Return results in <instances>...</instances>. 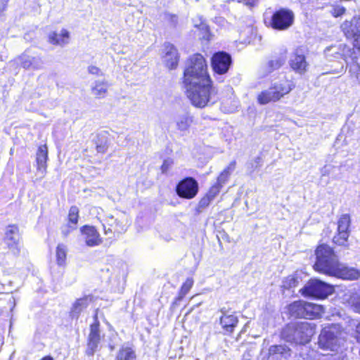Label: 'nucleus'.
<instances>
[{"label":"nucleus","mask_w":360,"mask_h":360,"mask_svg":"<svg viewBox=\"0 0 360 360\" xmlns=\"http://www.w3.org/2000/svg\"><path fill=\"white\" fill-rule=\"evenodd\" d=\"M356 329H357V331H358L359 333H360V322H359V324L357 325V326H356Z\"/></svg>","instance_id":"48"},{"label":"nucleus","mask_w":360,"mask_h":360,"mask_svg":"<svg viewBox=\"0 0 360 360\" xmlns=\"http://www.w3.org/2000/svg\"><path fill=\"white\" fill-rule=\"evenodd\" d=\"M105 224H103L105 233L108 232H116L122 233L127 231L128 226V221L127 217L122 215L120 218L115 219L113 216H108L105 218Z\"/></svg>","instance_id":"15"},{"label":"nucleus","mask_w":360,"mask_h":360,"mask_svg":"<svg viewBox=\"0 0 360 360\" xmlns=\"http://www.w3.org/2000/svg\"><path fill=\"white\" fill-rule=\"evenodd\" d=\"M316 262L314 269L320 273L347 280L357 279L359 270L349 268L339 262L332 248L327 245H321L316 250Z\"/></svg>","instance_id":"1"},{"label":"nucleus","mask_w":360,"mask_h":360,"mask_svg":"<svg viewBox=\"0 0 360 360\" xmlns=\"http://www.w3.org/2000/svg\"><path fill=\"white\" fill-rule=\"evenodd\" d=\"M340 49L342 51V56L347 58H351L352 59L356 58V53L354 50H352L349 46L346 44H340Z\"/></svg>","instance_id":"35"},{"label":"nucleus","mask_w":360,"mask_h":360,"mask_svg":"<svg viewBox=\"0 0 360 360\" xmlns=\"http://www.w3.org/2000/svg\"><path fill=\"white\" fill-rule=\"evenodd\" d=\"M300 282V278L297 274L290 275L285 278L281 287L285 290H290L296 287Z\"/></svg>","instance_id":"29"},{"label":"nucleus","mask_w":360,"mask_h":360,"mask_svg":"<svg viewBox=\"0 0 360 360\" xmlns=\"http://www.w3.org/2000/svg\"><path fill=\"white\" fill-rule=\"evenodd\" d=\"M67 255V247L64 244H58L56 248V260L58 265L65 264Z\"/></svg>","instance_id":"33"},{"label":"nucleus","mask_w":360,"mask_h":360,"mask_svg":"<svg viewBox=\"0 0 360 360\" xmlns=\"http://www.w3.org/2000/svg\"><path fill=\"white\" fill-rule=\"evenodd\" d=\"M236 166V162L235 160L231 162L229 165L221 172L220 175L218 176V181L219 182H226L230 176V174L234 171Z\"/></svg>","instance_id":"32"},{"label":"nucleus","mask_w":360,"mask_h":360,"mask_svg":"<svg viewBox=\"0 0 360 360\" xmlns=\"http://www.w3.org/2000/svg\"><path fill=\"white\" fill-rule=\"evenodd\" d=\"M198 191V184L192 177H187L180 181L176 186L177 194L184 198H194Z\"/></svg>","instance_id":"13"},{"label":"nucleus","mask_w":360,"mask_h":360,"mask_svg":"<svg viewBox=\"0 0 360 360\" xmlns=\"http://www.w3.org/2000/svg\"><path fill=\"white\" fill-rule=\"evenodd\" d=\"M173 164V161L170 159L165 160L162 165V172H166Z\"/></svg>","instance_id":"42"},{"label":"nucleus","mask_w":360,"mask_h":360,"mask_svg":"<svg viewBox=\"0 0 360 360\" xmlns=\"http://www.w3.org/2000/svg\"><path fill=\"white\" fill-rule=\"evenodd\" d=\"M315 333V325L308 322H297L287 325L281 336L286 342L305 344Z\"/></svg>","instance_id":"3"},{"label":"nucleus","mask_w":360,"mask_h":360,"mask_svg":"<svg viewBox=\"0 0 360 360\" xmlns=\"http://www.w3.org/2000/svg\"><path fill=\"white\" fill-rule=\"evenodd\" d=\"M69 39L70 33L65 29H63L60 34L53 32L49 34V42L53 45L65 46L69 43Z\"/></svg>","instance_id":"24"},{"label":"nucleus","mask_w":360,"mask_h":360,"mask_svg":"<svg viewBox=\"0 0 360 360\" xmlns=\"http://www.w3.org/2000/svg\"><path fill=\"white\" fill-rule=\"evenodd\" d=\"M300 292L304 296L323 299L333 293V288L332 285L320 280L311 279L305 284Z\"/></svg>","instance_id":"7"},{"label":"nucleus","mask_w":360,"mask_h":360,"mask_svg":"<svg viewBox=\"0 0 360 360\" xmlns=\"http://www.w3.org/2000/svg\"><path fill=\"white\" fill-rule=\"evenodd\" d=\"M222 314L219 323L225 334H231L238 323V317L234 314H227L225 309L220 310Z\"/></svg>","instance_id":"20"},{"label":"nucleus","mask_w":360,"mask_h":360,"mask_svg":"<svg viewBox=\"0 0 360 360\" xmlns=\"http://www.w3.org/2000/svg\"><path fill=\"white\" fill-rule=\"evenodd\" d=\"M101 340V334L99 330V322L95 317V321L90 326V333L88 337V344L86 349V354L92 356L98 346Z\"/></svg>","instance_id":"18"},{"label":"nucleus","mask_w":360,"mask_h":360,"mask_svg":"<svg viewBox=\"0 0 360 360\" xmlns=\"http://www.w3.org/2000/svg\"><path fill=\"white\" fill-rule=\"evenodd\" d=\"M115 360H136L135 351L129 347H122L116 356Z\"/></svg>","instance_id":"27"},{"label":"nucleus","mask_w":360,"mask_h":360,"mask_svg":"<svg viewBox=\"0 0 360 360\" xmlns=\"http://www.w3.org/2000/svg\"><path fill=\"white\" fill-rule=\"evenodd\" d=\"M8 300H9V302H11V303H13V304H14V302H15V299H14V297H10Z\"/></svg>","instance_id":"47"},{"label":"nucleus","mask_w":360,"mask_h":360,"mask_svg":"<svg viewBox=\"0 0 360 360\" xmlns=\"http://www.w3.org/2000/svg\"><path fill=\"white\" fill-rule=\"evenodd\" d=\"M321 172L322 176H327V175H328L330 174V168L328 166H324L321 169Z\"/></svg>","instance_id":"44"},{"label":"nucleus","mask_w":360,"mask_h":360,"mask_svg":"<svg viewBox=\"0 0 360 360\" xmlns=\"http://www.w3.org/2000/svg\"><path fill=\"white\" fill-rule=\"evenodd\" d=\"M193 122V117L188 113L179 115L176 119V129L180 131H186Z\"/></svg>","instance_id":"25"},{"label":"nucleus","mask_w":360,"mask_h":360,"mask_svg":"<svg viewBox=\"0 0 360 360\" xmlns=\"http://www.w3.org/2000/svg\"><path fill=\"white\" fill-rule=\"evenodd\" d=\"M334 327L325 328L319 337V345L321 348L334 351L339 345V339Z\"/></svg>","instance_id":"12"},{"label":"nucleus","mask_w":360,"mask_h":360,"mask_svg":"<svg viewBox=\"0 0 360 360\" xmlns=\"http://www.w3.org/2000/svg\"><path fill=\"white\" fill-rule=\"evenodd\" d=\"M15 61L18 65L25 70H38L44 66L42 56L30 50H26L15 59Z\"/></svg>","instance_id":"10"},{"label":"nucleus","mask_w":360,"mask_h":360,"mask_svg":"<svg viewBox=\"0 0 360 360\" xmlns=\"http://www.w3.org/2000/svg\"><path fill=\"white\" fill-rule=\"evenodd\" d=\"M337 233L333 236V243L341 246H347L349 236L351 218L348 214L340 216L338 220Z\"/></svg>","instance_id":"11"},{"label":"nucleus","mask_w":360,"mask_h":360,"mask_svg":"<svg viewBox=\"0 0 360 360\" xmlns=\"http://www.w3.org/2000/svg\"><path fill=\"white\" fill-rule=\"evenodd\" d=\"M193 285V280L191 278H188L183 283L179 292L178 297L175 300V302H180L184 296L188 292L190 289Z\"/></svg>","instance_id":"30"},{"label":"nucleus","mask_w":360,"mask_h":360,"mask_svg":"<svg viewBox=\"0 0 360 360\" xmlns=\"http://www.w3.org/2000/svg\"><path fill=\"white\" fill-rule=\"evenodd\" d=\"M270 355L281 354L285 358L290 356V349L283 345H273L269 349Z\"/></svg>","instance_id":"31"},{"label":"nucleus","mask_w":360,"mask_h":360,"mask_svg":"<svg viewBox=\"0 0 360 360\" xmlns=\"http://www.w3.org/2000/svg\"><path fill=\"white\" fill-rule=\"evenodd\" d=\"M349 72L352 75H354L356 80L360 82V66L359 64L354 63L351 65Z\"/></svg>","instance_id":"39"},{"label":"nucleus","mask_w":360,"mask_h":360,"mask_svg":"<svg viewBox=\"0 0 360 360\" xmlns=\"http://www.w3.org/2000/svg\"><path fill=\"white\" fill-rule=\"evenodd\" d=\"M78 218H79L78 207L76 206H72L70 208L69 214H68L69 222L75 226L77 224Z\"/></svg>","instance_id":"36"},{"label":"nucleus","mask_w":360,"mask_h":360,"mask_svg":"<svg viewBox=\"0 0 360 360\" xmlns=\"http://www.w3.org/2000/svg\"><path fill=\"white\" fill-rule=\"evenodd\" d=\"M211 81L207 72V66L203 56L194 54L188 60L184 72V84Z\"/></svg>","instance_id":"4"},{"label":"nucleus","mask_w":360,"mask_h":360,"mask_svg":"<svg viewBox=\"0 0 360 360\" xmlns=\"http://www.w3.org/2000/svg\"><path fill=\"white\" fill-rule=\"evenodd\" d=\"M340 27L347 39L352 40L354 49L360 52V17L344 21Z\"/></svg>","instance_id":"8"},{"label":"nucleus","mask_w":360,"mask_h":360,"mask_svg":"<svg viewBox=\"0 0 360 360\" xmlns=\"http://www.w3.org/2000/svg\"><path fill=\"white\" fill-rule=\"evenodd\" d=\"M96 150L98 153H104L107 150V146L105 144L97 145Z\"/></svg>","instance_id":"43"},{"label":"nucleus","mask_w":360,"mask_h":360,"mask_svg":"<svg viewBox=\"0 0 360 360\" xmlns=\"http://www.w3.org/2000/svg\"><path fill=\"white\" fill-rule=\"evenodd\" d=\"M262 159L259 156L252 159L247 165L249 172L250 174L253 173L257 169L262 166Z\"/></svg>","instance_id":"34"},{"label":"nucleus","mask_w":360,"mask_h":360,"mask_svg":"<svg viewBox=\"0 0 360 360\" xmlns=\"http://www.w3.org/2000/svg\"><path fill=\"white\" fill-rule=\"evenodd\" d=\"M231 65V57L226 52H217L212 58V67L217 74L223 75L226 73Z\"/></svg>","instance_id":"14"},{"label":"nucleus","mask_w":360,"mask_h":360,"mask_svg":"<svg viewBox=\"0 0 360 360\" xmlns=\"http://www.w3.org/2000/svg\"><path fill=\"white\" fill-rule=\"evenodd\" d=\"M295 87L293 82L284 77L274 82L267 89L258 94L257 99L260 105L276 102L285 95L289 94Z\"/></svg>","instance_id":"5"},{"label":"nucleus","mask_w":360,"mask_h":360,"mask_svg":"<svg viewBox=\"0 0 360 360\" xmlns=\"http://www.w3.org/2000/svg\"><path fill=\"white\" fill-rule=\"evenodd\" d=\"M81 233L86 245L94 247L101 243L100 234L94 226L85 225L81 228Z\"/></svg>","instance_id":"19"},{"label":"nucleus","mask_w":360,"mask_h":360,"mask_svg":"<svg viewBox=\"0 0 360 360\" xmlns=\"http://www.w3.org/2000/svg\"><path fill=\"white\" fill-rule=\"evenodd\" d=\"M184 84L186 96L195 107L202 108L215 102L217 91L212 80Z\"/></svg>","instance_id":"2"},{"label":"nucleus","mask_w":360,"mask_h":360,"mask_svg":"<svg viewBox=\"0 0 360 360\" xmlns=\"http://www.w3.org/2000/svg\"><path fill=\"white\" fill-rule=\"evenodd\" d=\"M88 72L89 74L95 75L97 76H103V75L101 70L99 68L94 66V65L89 66Z\"/></svg>","instance_id":"41"},{"label":"nucleus","mask_w":360,"mask_h":360,"mask_svg":"<svg viewBox=\"0 0 360 360\" xmlns=\"http://www.w3.org/2000/svg\"><path fill=\"white\" fill-rule=\"evenodd\" d=\"M225 184L224 182H219L217 180V182L213 185L207 193V195L210 197L212 200L217 196V195L219 193L222 185Z\"/></svg>","instance_id":"37"},{"label":"nucleus","mask_w":360,"mask_h":360,"mask_svg":"<svg viewBox=\"0 0 360 360\" xmlns=\"http://www.w3.org/2000/svg\"><path fill=\"white\" fill-rule=\"evenodd\" d=\"M93 301L92 295H86L82 298L77 299L73 304L71 311L70 316L72 318L78 319L81 312L85 309L89 304Z\"/></svg>","instance_id":"23"},{"label":"nucleus","mask_w":360,"mask_h":360,"mask_svg":"<svg viewBox=\"0 0 360 360\" xmlns=\"http://www.w3.org/2000/svg\"><path fill=\"white\" fill-rule=\"evenodd\" d=\"M165 63L166 66L169 69H174L176 68L179 62V56L177 50L174 45L167 43L165 44Z\"/></svg>","instance_id":"21"},{"label":"nucleus","mask_w":360,"mask_h":360,"mask_svg":"<svg viewBox=\"0 0 360 360\" xmlns=\"http://www.w3.org/2000/svg\"><path fill=\"white\" fill-rule=\"evenodd\" d=\"M108 84L105 81H96L92 87L91 91L96 98H104L108 92Z\"/></svg>","instance_id":"26"},{"label":"nucleus","mask_w":360,"mask_h":360,"mask_svg":"<svg viewBox=\"0 0 360 360\" xmlns=\"http://www.w3.org/2000/svg\"><path fill=\"white\" fill-rule=\"evenodd\" d=\"M289 65L293 71L300 75L304 74L309 66L306 57L300 49H296L292 53L289 59Z\"/></svg>","instance_id":"17"},{"label":"nucleus","mask_w":360,"mask_h":360,"mask_svg":"<svg viewBox=\"0 0 360 360\" xmlns=\"http://www.w3.org/2000/svg\"><path fill=\"white\" fill-rule=\"evenodd\" d=\"M19 240L20 234L18 227L15 225L8 226L5 231L4 242L14 255L19 253Z\"/></svg>","instance_id":"16"},{"label":"nucleus","mask_w":360,"mask_h":360,"mask_svg":"<svg viewBox=\"0 0 360 360\" xmlns=\"http://www.w3.org/2000/svg\"><path fill=\"white\" fill-rule=\"evenodd\" d=\"M48 158V151L45 146H40L37 153V173L40 179H42L46 172V160Z\"/></svg>","instance_id":"22"},{"label":"nucleus","mask_w":360,"mask_h":360,"mask_svg":"<svg viewBox=\"0 0 360 360\" xmlns=\"http://www.w3.org/2000/svg\"><path fill=\"white\" fill-rule=\"evenodd\" d=\"M4 285L0 283V294L2 293V291L4 290Z\"/></svg>","instance_id":"46"},{"label":"nucleus","mask_w":360,"mask_h":360,"mask_svg":"<svg viewBox=\"0 0 360 360\" xmlns=\"http://www.w3.org/2000/svg\"><path fill=\"white\" fill-rule=\"evenodd\" d=\"M294 18L295 15L291 10L281 8L272 15L270 24L274 30H285L292 26Z\"/></svg>","instance_id":"9"},{"label":"nucleus","mask_w":360,"mask_h":360,"mask_svg":"<svg viewBox=\"0 0 360 360\" xmlns=\"http://www.w3.org/2000/svg\"><path fill=\"white\" fill-rule=\"evenodd\" d=\"M41 360H53V359L51 356H46L42 358Z\"/></svg>","instance_id":"45"},{"label":"nucleus","mask_w":360,"mask_h":360,"mask_svg":"<svg viewBox=\"0 0 360 360\" xmlns=\"http://www.w3.org/2000/svg\"><path fill=\"white\" fill-rule=\"evenodd\" d=\"M212 201L211 198H210L209 196L205 195L199 202L198 206L200 208H205L207 207L210 202Z\"/></svg>","instance_id":"40"},{"label":"nucleus","mask_w":360,"mask_h":360,"mask_svg":"<svg viewBox=\"0 0 360 360\" xmlns=\"http://www.w3.org/2000/svg\"><path fill=\"white\" fill-rule=\"evenodd\" d=\"M69 231H65V232L63 231V233L65 236H67L68 233Z\"/></svg>","instance_id":"49"},{"label":"nucleus","mask_w":360,"mask_h":360,"mask_svg":"<svg viewBox=\"0 0 360 360\" xmlns=\"http://www.w3.org/2000/svg\"><path fill=\"white\" fill-rule=\"evenodd\" d=\"M288 309L292 316L307 319H316L323 312L322 306L303 300L296 301L290 304Z\"/></svg>","instance_id":"6"},{"label":"nucleus","mask_w":360,"mask_h":360,"mask_svg":"<svg viewBox=\"0 0 360 360\" xmlns=\"http://www.w3.org/2000/svg\"><path fill=\"white\" fill-rule=\"evenodd\" d=\"M285 56H276L266 63L267 72L270 73L274 70L279 69L285 62Z\"/></svg>","instance_id":"28"},{"label":"nucleus","mask_w":360,"mask_h":360,"mask_svg":"<svg viewBox=\"0 0 360 360\" xmlns=\"http://www.w3.org/2000/svg\"><path fill=\"white\" fill-rule=\"evenodd\" d=\"M345 12H346L345 8L342 6H336L333 7L330 11L332 15L335 18L342 16V15H344L345 13Z\"/></svg>","instance_id":"38"}]
</instances>
